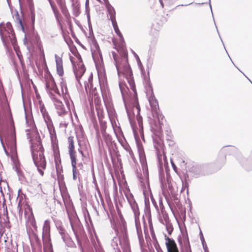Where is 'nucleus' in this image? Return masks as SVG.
<instances>
[{
    "instance_id": "nucleus-1",
    "label": "nucleus",
    "mask_w": 252,
    "mask_h": 252,
    "mask_svg": "<svg viewBox=\"0 0 252 252\" xmlns=\"http://www.w3.org/2000/svg\"><path fill=\"white\" fill-rule=\"evenodd\" d=\"M19 3L22 13V17H20L18 12L16 11L13 18L17 24L18 29L22 30L25 33L23 42L27 50L26 53L27 62L28 66L29 67L32 66V37L29 33V28L27 24L23 9H27L28 8L30 14H32V0H19Z\"/></svg>"
},
{
    "instance_id": "nucleus-2",
    "label": "nucleus",
    "mask_w": 252,
    "mask_h": 252,
    "mask_svg": "<svg viewBox=\"0 0 252 252\" xmlns=\"http://www.w3.org/2000/svg\"><path fill=\"white\" fill-rule=\"evenodd\" d=\"M35 45L34 48L36 49V58L35 60L36 67L38 69V73L42 74L43 71H44V78L46 82V87L48 91L58 94L60 95V93L57 89L54 80L47 70L45 59L44 57V51L40 40V38L38 35H35Z\"/></svg>"
},
{
    "instance_id": "nucleus-3",
    "label": "nucleus",
    "mask_w": 252,
    "mask_h": 252,
    "mask_svg": "<svg viewBox=\"0 0 252 252\" xmlns=\"http://www.w3.org/2000/svg\"><path fill=\"white\" fill-rule=\"evenodd\" d=\"M4 137L6 146L10 150L11 154V159L12 160L14 166L18 176L20 179L23 176V172L20 168V162L17 158L16 131L13 120L11 119L9 123L7 124L4 131Z\"/></svg>"
},
{
    "instance_id": "nucleus-4",
    "label": "nucleus",
    "mask_w": 252,
    "mask_h": 252,
    "mask_svg": "<svg viewBox=\"0 0 252 252\" xmlns=\"http://www.w3.org/2000/svg\"><path fill=\"white\" fill-rule=\"evenodd\" d=\"M43 153L44 149L39 133L37 128L32 126V160L41 176L44 175L43 170L46 167Z\"/></svg>"
},
{
    "instance_id": "nucleus-5",
    "label": "nucleus",
    "mask_w": 252,
    "mask_h": 252,
    "mask_svg": "<svg viewBox=\"0 0 252 252\" xmlns=\"http://www.w3.org/2000/svg\"><path fill=\"white\" fill-rule=\"evenodd\" d=\"M120 57H117L116 55H113L118 74H129L131 70L128 63L127 54H126V55L120 54Z\"/></svg>"
},
{
    "instance_id": "nucleus-6",
    "label": "nucleus",
    "mask_w": 252,
    "mask_h": 252,
    "mask_svg": "<svg viewBox=\"0 0 252 252\" xmlns=\"http://www.w3.org/2000/svg\"><path fill=\"white\" fill-rule=\"evenodd\" d=\"M24 219L26 232L30 243L32 246V207L26 202L24 204Z\"/></svg>"
},
{
    "instance_id": "nucleus-7",
    "label": "nucleus",
    "mask_w": 252,
    "mask_h": 252,
    "mask_svg": "<svg viewBox=\"0 0 252 252\" xmlns=\"http://www.w3.org/2000/svg\"><path fill=\"white\" fill-rule=\"evenodd\" d=\"M23 106L25 111L26 123L28 126H30L29 128L25 129L26 132L27 138L29 139L30 143V148L32 151V132H31V127L32 125V103L30 100L29 102V108L28 109L26 106V102L23 97Z\"/></svg>"
},
{
    "instance_id": "nucleus-8",
    "label": "nucleus",
    "mask_w": 252,
    "mask_h": 252,
    "mask_svg": "<svg viewBox=\"0 0 252 252\" xmlns=\"http://www.w3.org/2000/svg\"><path fill=\"white\" fill-rule=\"evenodd\" d=\"M119 39H113L112 42L114 46V48L117 50L120 55H126L127 54V51L126 48V45L123 35H120Z\"/></svg>"
},
{
    "instance_id": "nucleus-9",
    "label": "nucleus",
    "mask_w": 252,
    "mask_h": 252,
    "mask_svg": "<svg viewBox=\"0 0 252 252\" xmlns=\"http://www.w3.org/2000/svg\"><path fill=\"white\" fill-rule=\"evenodd\" d=\"M85 67L81 61H79V63L77 64L74 65V72L76 76V78L78 83L81 85L80 80L85 72Z\"/></svg>"
},
{
    "instance_id": "nucleus-10",
    "label": "nucleus",
    "mask_w": 252,
    "mask_h": 252,
    "mask_svg": "<svg viewBox=\"0 0 252 252\" xmlns=\"http://www.w3.org/2000/svg\"><path fill=\"white\" fill-rule=\"evenodd\" d=\"M165 245L167 252H180L175 241L165 235Z\"/></svg>"
},
{
    "instance_id": "nucleus-11",
    "label": "nucleus",
    "mask_w": 252,
    "mask_h": 252,
    "mask_svg": "<svg viewBox=\"0 0 252 252\" xmlns=\"http://www.w3.org/2000/svg\"><path fill=\"white\" fill-rule=\"evenodd\" d=\"M55 59L57 72L60 76L62 77L64 74L63 59L58 55L55 56Z\"/></svg>"
},
{
    "instance_id": "nucleus-12",
    "label": "nucleus",
    "mask_w": 252,
    "mask_h": 252,
    "mask_svg": "<svg viewBox=\"0 0 252 252\" xmlns=\"http://www.w3.org/2000/svg\"><path fill=\"white\" fill-rule=\"evenodd\" d=\"M93 75L91 74L90 75V76L89 77V78L88 79V83L85 84V89L86 93H88V89L89 88V84H90V89H91L90 93L92 94L93 96H94L98 95V94L97 89L95 87L93 88Z\"/></svg>"
},
{
    "instance_id": "nucleus-13",
    "label": "nucleus",
    "mask_w": 252,
    "mask_h": 252,
    "mask_svg": "<svg viewBox=\"0 0 252 252\" xmlns=\"http://www.w3.org/2000/svg\"><path fill=\"white\" fill-rule=\"evenodd\" d=\"M54 104L59 115H62L65 113V109L62 102L57 98H53Z\"/></svg>"
},
{
    "instance_id": "nucleus-14",
    "label": "nucleus",
    "mask_w": 252,
    "mask_h": 252,
    "mask_svg": "<svg viewBox=\"0 0 252 252\" xmlns=\"http://www.w3.org/2000/svg\"><path fill=\"white\" fill-rule=\"evenodd\" d=\"M110 17L115 32L116 33L118 36H122V35L123 34L120 32L118 26L117 25L115 18V12L114 11L113 12L111 11L110 12Z\"/></svg>"
},
{
    "instance_id": "nucleus-15",
    "label": "nucleus",
    "mask_w": 252,
    "mask_h": 252,
    "mask_svg": "<svg viewBox=\"0 0 252 252\" xmlns=\"http://www.w3.org/2000/svg\"><path fill=\"white\" fill-rule=\"evenodd\" d=\"M69 155L70 157L72 166H76L78 165V166L80 167V169L83 168L82 163H79L77 164V155L76 151L69 153Z\"/></svg>"
},
{
    "instance_id": "nucleus-16",
    "label": "nucleus",
    "mask_w": 252,
    "mask_h": 252,
    "mask_svg": "<svg viewBox=\"0 0 252 252\" xmlns=\"http://www.w3.org/2000/svg\"><path fill=\"white\" fill-rule=\"evenodd\" d=\"M68 153L76 152L75 149V140L73 136H70L67 138Z\"/></svg>"
},
{
    "instance_id": "nucleus-17",
    "label": "nucleus",
    "mask_w": 252,
    "mask_h": 252,
    "mask_svg": "<svg viewBox=\"0 0 252 252\" xmlns=\"http://www.w3.org/2000/svg\"><path fill=\"white\" fill-rule=\"evenodd\" d=\"M125 75H126V77L129 85L130 88L134 92L135 94H136L135 85L133 78L132 76V74L131 71L129 74H125Z\"/></svg>"
},
{
    "instance_id": "nucleus-18",
    "label": "nucleus",
    "mask_w": 252,
    "mask_h": 252,
    "mask_svg": "<svg viewBox=\"0 0 252 252\" xmlns=\"http://www.w3.org/2000/svg\"><path fill=\"white\" fill-rule=\"evenodd\" d=\"M37 102L39 104V107L40 110V111L41 113L42 114V115L44 116V117H45V116H47V119H48V120H50V118H49V116L48 115V113L46 111V110L44 107V105L42 101V100H40L37 101Z\"/></svg>"
},
{
    "instance_id": "nucleus-19",
    "label": "nucleus",
    "mask_w": 252,
    "mask_h": 252,
    "mask_svg": "<svg viewBox=\"0 0 252 252\" xmlns=\"http://www.w3.org/2000/svg\"><path fill=\"white\" fill-rule=\"evenodd\" d=\"M33 239H34L35 241V245L36 246V249H37V252H41V244L35 234H32V240Z\"/></svg>"
},
{
    "instance_id": "nucleus-20",
    "label": "nucleus",
    "mask_w": 252,
    "mask_h": 252,
    "mask_svg": "<svg viewBox=\"0 0 252 252\" xmlns=\"http://www.w3.org/2000/svg\"><path fill=\"white\" fill-rule=\"evenodd\" d=\"M51 6L54 11V14L56 17L57 18H58V16L60 15L59 11H58L56 6L55 5V3L52 1V0H49Z\"/></svg>"
},
{
    "instance_id": "nucleus-21",
    "label": "nucleus",
    "mask_w": 252,
    "mask_h": 252,
    "mask_svg": "<svg viewBox=\"0 0 252 252\" xmlns=\"http://www.w3.org/2000/svg\"><path fill=\"white\" fill-rule=\"evenodd\" d=\"M72 172H73V179L74 180H77L79 178V172L77 168V166H72Z\"/></svg>"
},
{
    "instance_id": "nucleus-22",
    "label": "nucleus",
    "mask_w": 252,
    "mask_h": 252,
    "mask_svg": "<svg viewBox=\"0 0 252 252\" xmlns=\"http://www.w3.org/2000/svg\"><path fill=\"white\" fill-rule=\"evenodd\" d=\"M94 103L95 108H97L101 106V101L100 96L98 95L94 96Z\"/></svg>"
},
{
    "instance_id": "nucleus-23",
    "label": "nucleus",
    "mask_w": 252,
    "mask_h": 252,
    "mask_svg": "<svg viewBox=\"0 0 252 252\" xmlns=\"http://www.w3.org/2000/svg\"><path fill=\"white\" fill-rule=\"evenodd\" d=\"M95 109L97 111V114L98 118L99 119H103L104 118V111H103L102 106H99V108H98V107L95 108Z\"/></svg>"
},
{
    "instance_id": "nucleus-24",
    "label": "nucleus",
    "mask_w": 252,
    "mask_h": 252,
    "mask_svg": "<svg viewBox=\"0 0 252 252\" xmlns=\"http://www.w3.org/2000/svg\"><path fill=\"white\" fill-rule=\"evenodd\" d=\"M56 1L60 7V8L61 9L62 11L63 12L64 8L65 7V0H56Z\"/></svg>"
},
{
    "instance_id": "nucleus-25",
    "label": "nucleus",
    "mask_w": 252,
    "mask_h": 252,
    "mask_svg": "<svg viewBox=\"0 0 252 252\" xmlns=\"http://www.w3.org/2000/svg\"><path fill=\"white\" fill-rule=\"evenodd\" d=\"M56 1L60 7V8L61 9L62 11L63 12L64 8L65 7V0H56Z\"/></svg>"
},
{
    "instance_id": "nucleus-26",
    "label": "nucleus",
    "mask_w": 252,
    "mask_h": 252,
    "mask_svg": "<svg viewBox=\"0 0 252 252\" xmlns=\"http://www.w3.org/2000/svg\"><path fill=\"white\" fill-rule=\"evenodd\" d=\"M32 87L34 90V92H35V95H36V98L37 100L38 101V100H41V96H40V94H39V91H38L37 88L35 86H34L33 83H32Z\"/></svg>"
},
{
    "instance_id": "nucleus-27",
    "label": "nucleus",
    "mask_w": 252,
    "mask_h": 252,
    "mask_svg": "<svg viewBox=\"0 0 252 252\" xmlns=\"http://www.w3.org/2000/svg\"><path fill=\"white\" fill-rule=\"evenodd\" d=\"M54 153L55 155V158L60 155V151L59 149V147L57 144L53 145V146Z\"/></svg>"
},
{
    "instance_id": "nucleus-28",
    "label": "nucleus",
    "mask_w": 252,
    "mask_h": 252,
    "mask_svg": "<svg viewBox=\"0 0 252 252\" xmlns=\"http://www.w3.org/2000/svg\"><path fill=\"white\" fill-rule=\"evenodd\" d=\"M0 141H1V144L2 145V147H3V148L4 149V151L6 154V155H9V152H8V151L6 150V147H5V146L4 145V144L3 143V140L1 139V138L0 137Z\"/></svg>"
},
{
    "instance_id": "nucleus-29",
    "label": "nucleus",
    "mask_w": 252,
    "mask_h": 252,
    "mask_svg": "<svg viewBox=\"0 0 252 252\" xmlns=\"http://www.w3.org/2000/svg\"><path fill=\"white\" fill-rule=\"evenodd\" d=\"M134 215L135 218H138L140 215V212L138 208L137 207L136 209H134Z\"/></svg>"
},
{
    "instance_id": "nucleus-30",
    "label": "nucleus",
    "mask_w": 252,
    "mask_h": 252,
    "mask_svg": "<svg viewBox=\"0 0 252 252\" xmlns=\"http://www.w3.org/2000/svg\"><path fill=\"white\" fill-rule=\"evenodd\" d=\"M166 229L168 231V233H169V234L170 235L173 231V228L172 227H171L170 226L167 225L166 226Z\"/></svg>"
},
{
    "instance_id": "nucleus-31",
    "label": "nucleus",
    "mask_w": 252,
    "mask_h": 252,
    "mask_svg": "<svg viewBox=\"0 0 252 252\" xmlns=\"http://www.w3.org/2000/svg\"><path fill=\"white\" fill-rule=\"evenodd\" d=\"M23 250L24 252H30V250L28 246L26 247L25 246H23Z\"/></svg>"
},
{
    "instance_id": "nucleus-32",
    "label": "nucleus",
    "mask_w": 252,
    "mask_h": 252,
    "mask_svg": "<svg viewBox=\"0 0 252 252\" xmlns=\"http://www.w3.org/2000/svg\"><path fill=\"white\" fill-rule=\"evenodd\" d=\"M37 191L38 192H42V187L40 184L37 186Z\"/></svg>"
},
{
    "instance_id": "nucleus-33",
    "label": "nucleus",
    "mask_w": 252,
    "mask_h": 252,
    "mask_svg": "<svg viewBox=\"0 0 252 252\" xmlns=\"http://www.w3.org/2000/svg\"><path fill=\"white\" fill-rule=\"evenodd\" d=\"M45 227H46L47 228L49 227V222L47 220H46L45 222Z\"/></svg>"
},
{
    "instance_id": "nucleus-34",
    "label": "nucleus",
    "mask_w": 252,
    "mask_h": 252,
    "mask_svg": "<svg viewBox=\"0 0 252 252\" xmlns=\"http://www.w3.org/2000/svg\"><path fill=\"white\" fill-rule=\"evenodd\" d=\"M16 53H17V56L18 57L20 62H21V63H22V64L23 65V63H22V60L21 59V57L20 56V55L19 54V53L18 52H16Z\"/></svg>"
},
{
    "instance_id": "nucleus-35",
    "label": "nucleus",
    "mask_w": 252,
    "mask_h": 252,
    "mask_svg": "<svg viewBox=\"0 0 252 252\" xmlns=\"http://www.w3.org/2000/svg\"><path fill=\"white\" fill-rule=\"evenodd\" d=\"M79 153L81 154V155H82V156L83 157H85V155H84V154L82 150H79Z\"/></svg>"
},
{
    "instance_id": "nucleus-36",
    "label": "nucleus",
    "mask_w": 252,
    "mask_h": 252,
    "mask_svg": "<svg viewBox=\"0 0 252 252\" xmlns=\"http://www.w3.org/2000/svg\"><path fill=\"white\" fill-rule=\"evenodd\" d=\"M79 7H76V15H77L78 14V13H79Z\"/></svg>"
},
{
    "instance_id": "nucleus-37",
    "label": "nucleus",
    "mask_w": 252,
    "mask_h": 252,
    "mask_svg": "<svg viewBox=\"0 0 252 252\" xmlns=\"http://www.w3.org/2000/svg\"><path fill=\"white\" fill-rule=\"evenodd\" d=\"M160 0V3H161V4L162 6V7H163V4L162 1H161V0Z\"/></svg>"
},
{
    "instance_id": "nucleus-38",
    "label": "nucleus",
    "mask_w": 252,
    "mask_h": 252,
    "mask_svg": "<svg viewBox=\"0 0 252 252\" xmlns=\"http://www.w3.org/2000/svg\"><path fill=\"white\" fill-rule=\"evenodd\" d=\"M9 1H10L7 0V2H8V3L9 5H10V4H9Z\"/></svg>"
},
{
    "instance_id": "nucleus-39",
    "label": "nucleus",
    "mask_w": 252,
    "mask_h": 252,
    "mask_svg": "<svg viewBox=\"0 0 252 252\" xmlns=\"http://www.w3.org/2000/svg\"><path fill=\"white\" fill-rule=\"evenodd\" d=\"M21 210V207L20 208L19 212H20Z\"/></svg>"
},
{
    "instance_id": "nucleus-40",
    "label": "nucleus",
    "mask_w": 252,
    "mask_h": 252,
    "mask_svg": "<svg viewBox=\"0 0 252 252\" xmlns=\"http://www.w3.org/2000/svg\"><path fill=\"white\" fill-rule=\"evenodd\" d=\"M104 0V1H105V2H106V1H108L107 0Z\"/></svg>"
},
{
    "instance_id": "nucleus-41",
    "label": "nucleus",
    "mask_w": 252,
    "mask_h": 252,
    "mask_svg": "<svg viewBox=\"0 0 252 252\" xmlns=\"http://www.w3.org/2000/svg\"><path fill=\"white\" fill-rule=\"evenodd\" d=\"M190 252H191V251H190Z\"/></svg>"
}]
</instances>
